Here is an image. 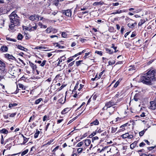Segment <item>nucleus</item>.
<instances>
[{"label":"nucleus","mask_w":156,"mask_h":156,"mask_svg":"<svg viewBox=\"0 0 156 156\" xmlns=\"http://www.w3.org/2000/svg\"><path fill=\"white\" fill-rule=\"evenodd\" d=\"M156 70L151 69L142 76L140 81L146 85H152L156 81Z\"/></svg>","instance_id":"nucleus-1"},{"label":"nucleus","mask_w":156,"mask_h":156,"mask_svg":"<svg viewBox=\"0 0 156 156\" xmlns=\"http://www.w3.org/2000/svg\"><path fill=\"white\" fill-rule=\"evenodd\" d=\"M11 23L9 25V29L12 31L16 30V27L20 25L19 17L14 12H13L9 16Z\"/></svg>","instance_id":"nucleus-2"},{"label":"nucleus","mask_w":156,"mask_h":156,"mask_svg":"<svg viewBox=\"0 0 156 156\" xmlns=\"http://www.w3.org/2000/svg\"><path fill=\"white\" fill-rule=\"evenodd\" d=\"M119 101V100H117L116 102H115L113 100H112L106 103L105 106L107 108H110L113 105H117V103Z\"/></svg>","instance_id":"nucleus-3"},{"label":"nucleus","mask_w":156,"mask_h":156,"mask_svg":"<svg viewBox=\"0 0 156 156\" xmlns=\"http://www.w3.org/2000/svg\"><path fill=\"white\" fill-rule=\"evenodd\" d=\"M62 12L63 14L67 16L70 17L72 15V11L70 9H67L66 10H62Z\"/></svg>","instance_id":"nucleus-4"},{"label":"nucleus","mask_w":156,"mask_h":156,"mask_svg":"<svg viewBox=\"0 0 156 156\" xmlns=\"http://www.w3.org/2000/svg\"><path fill=\"white\" fill-rule=\"evenodd\" d=\"M150 103L151 105L150 108L153 110L155 109H156V98H155L153 101H151Z\"/></svg>","instance_id":"nucleus-5"},{"label":"nucleus","mask_w":156,"mask_h":156,"mask_svg":"<svg viewBox=\"0 0 156 156\" xmlns=\"http://www.w3.org/2000/svg\"><path fill=\"white\" fill-rule=\"evenodd\" d=\"M128 19H129V20L133 21V22H134V23H131L130 22H129L128 24V26L130 28H133L134 27L136 26L137 23L136 22H135L134 20L131 19H130L129 18Z\"/></svg>","instance_id":"nucleus-6"},{"label":"nucleus","mask_w":156,"mask_h":156,"mask_svg":"<svg viewBox=\"0 0 156 156\" xmlns=\"http://www.w3.org/2000/svg\"><path fill=\"white\" fill-rule=\"evenodd\" d=\"M5 19L3 17L0 16V28L4 26Z\"/></svg>","instance_id":"nucleus-7"},{"label":"nucleus","mask_w":156,"mask_h":156,"mask_svg":"<svg viewBox=\"0 0 156 156\" xmlns=\"http://www.w3.org/2000/svg\"><path fill=\"white\" fill-rule=\"evenodd\" d=\"M5 58L9 59H11L15 60L16 59L12 55H10L9 54H6L5 55Z\"/></svg>","instance_id":"nucleus-8"},{"label":"nucleus","mask_w":156,"mask_h":156,"mask_svg":"<svg viewBox=\"0 0 156 156\" xmlns=\"http://www.w3.org/2000/svg\"><path fill=\"white\" fill-rule=\"evenodd\" d=\"M8 48L5 45L2 46L0 48V50L2 52H6L8 51Z\"/></svg>","instance_id":"nucleus-9"},{"label":"nucleus","mask_w":156,"mask_h":156,"mask_svg":"<svg viewBox=\"0 0 156 156\" xmlns=\"http://www.w3.org/2000/svg\"><path fill=\"white\" fill-rule=\"evenodd\" d=\"M16 46L18 49H20L21 50L23 51H27L28 50V49L24 48V47L21 46V45L16 44Z\"/></svg>","instance_id":"nucleus-10"},{"label":"nucleus","mask_w":156,"mask_h":156,"mask_svg":"<svg viewBox=\"0 0 156 156\" xmlns=\"http://www.w3.org/2000/svg\"><path fill=\"white\" fill-rule=\"evenodd\" d=\"M39 16L38 15H31L29 18V19L30 20H34L36 19V18H38V19H39Z\"/></svg>","instance_id":"nucleus-11"},{"label":"nucleus","mask_w":156,"mask_h":156,"mask_svg":"<svg viewBox=\"0 0 156 156\" xmlns=\"http://www.w3.org/2000/svg\"><path fill=\"white\" fill-rule=\"evenodd\" d=\"M30 27H31L33 29L32 30H33L34 31L36 30L37 29V26L35 23H34L32 24H30Z\"/></svg>","instance_id":"nucleus-12"},{"label":"nucleus","mask_w":156,"mask_h":156,"mask_svg":"<svg viewBox=\"0 0 156 156\" xmlns=\"http://www.w3.org/2000/svg\"><path fill=\"white\" fill-rule=\"evenodd\" d=\"M5 67V64L0 60V70L4 69Z\"/></svg>","instance_id":"nucleus-13"},{"label":"nucleus","mask_w":156,"mask_h":156,"mask_svg":"<svg viewBox=\"0 0 156 156\" xmlns=\"http://www.w3.org/2000/svg\"><path fill=\"white\" fill-rule=\"evenodd\" d=\"M99 124V122L97 119H95V120L93 122H91L90 123L91 126H93V125H98Z\"/></svg>","instance_id":"nucleus-14"},{"label":"nucleus","mask_w":156,"mask_h":156,"mask_svg":"<svg viewBox=\"0 0 156 156\" xmlns=\"http://www.w3.org/2000/svg\"><path fill=\"white\" fill-rule=\"evenodd\" d=\"M137 141H135L133 143H132L130 145V148L132 149H133L137 145Z\"/></svg>","instance_id":"nucleus-15"},{"label":"nucleus","mask_w":156,"mask_h":156,"mask_svg":"<svg viewBox=\"0 0 156 156\" xmlns=\"http://www.w3.org/2000/svg\"><path fill=\"white\" fill-rule=\"evenodd\" d=\"M129 67V68L128 70L129 71H132L133 72H134L135 71L136 69V68L134 66H130Z\"/></svg>","instance_id":"nucleus-16"},{"label":"nucleus","mask_w":156,"mask_h":156,"mask_svg":"<svg viewBox=\"0 0 156 156\" xmlns=\"http://www.w3.org/2000/svg\"><path fill=\"white\" fill-rule=\"evenodd\" d=\"M104 2H103L100 1L99 2H95L93 4V5L94 6H98L103 5Z\"/></svg>","instance_id":"nucleus-17"},{"label":"nucleus","mask_w":156,"mask_h":156,"mask_svg":"<svg viewBox=\"0 0 156 156\" xmlns=\"http://www.w3.org/2000/svg\"><path fill=\"white\" fill-rule=\"evenodd\" d=\"M139 94H136L134 96L133 99L136 101H138L139 98Z\"/></svg>","instance_id":"nucleus-18"},{"label":"nucleus","mask_w":156,"mask_h":156,"mask_svg":"<svg viewBox=\"0 0 156 156\" xmlns=\"http://www.w3.org/2000/svg\"><path fill=\"white\" fill-rule=\"evenodd\" d=\"M84 141L85 145H86V146H88L90 144L91 141L89 139L86 140H84Z\"/></svg>","instance_id":"nucleus-19"},{"label":"nucleus","mask_w":156,"mask_h":156,"mask_svg":"<svg viewBox=\"0 0 156 156\" xmlns=\"http://www.w3.org/2000/svg\"><path fill=\"white\" fill-rule=\"evenodd\" d=\"M29 64L31 67L34 70H35L37 68V66L35 65H34L33 63L29 62Z\"/></svg>","instance_id":"nucleus-20"},{"label":"nucleus","mask_w":156,"mask_h":156,"mask_svg":"<svg viewBox=\"0 0 156 156\" xmlns=\"http://www.w3.org/2000/svg\"><path fill=\"white\" fill-rule=\"evenodd\" d=\"M69 108H66L64 109L61 112V114H65L67 113L69 111Z\"/></svg>","instance_id":"nucleus-21"},{"label":"nucleus","mask_w":156,"mask_h":156,"mask_svg":"<svg viewBox=\"0 0 156 156\" xmlns=\"http://www.w3.org/2000/svg\"><path fill=\"white\" fill-rule=\"evenodd\" d=\"M53 31V29L51 27H50L47 28L46 31L47 33H50Z\"/></svg>","instance_id":"nucleus-22"},{"label":"nucleus","mask_w":156,"mask_h":156,"mask_svg":"<svg viewBox=\"0 0 156 156\" xmlns=\"http://www.w3.org/2000/svg\"><path fill=\"white\" fill-rule=\"evenodd\" d=\"M0 133H2L6 134L8 133V131L7 129H3L0 130Z\"/></svg>","instance_id":"nucleus-23"},{"label":"nucleus","mask_w":156,"mask_h":156,"mask_svg":"<svg viewBox=\"0 0 156 156\" xmlns=\"http://www.w3.org/2000/svg\"><path fill=\"white\" fill-rule=\"evenodd\" d=\"M60 2H61L60 0H54L53 4L55 6H58V5L59 3Z\"/></svg>","instance_id":"nucleus-24"},{"label":"nucleus","mask_w":156,"mask_h":156,"mask_svg":"<svg viewBox=\"0 0 156 156\" xmlns=\"http://www.w3.org/2000/svg\"><path fill=\"white\" fill-rule=\"evenodd\" d=\"M129 133H126L122 135V137L123 139L126 138H128V136H129Z\"/></svg>","instance_id":"nucleus-25"},{"label":"nucleus","mask_w":156,"mask_h":156,"mask_svg":"<svg viewBox=\"0 0 156 156\" xmlns=\"http://www.w3.org/2000/svg\"><path fill=\"white\" fill-rule=\"evenodd\" d=\"M42 100V98H40L35 101L34 104L36 105L38 104H39Z\"/></svg>","instance_id":"nucleus-26"},{"label":"nucleus","mask_w":156,"mask_h":156,"mask_svg":"<svg viewBox=\"0 0 156 156\" xmlns=\"http://www.w3.org/2000/svg\"><path fill=\"white\" fill-rule=\"evenodd\" d=\"M147 130V129H144V130L141 131V132H140L139 133V135L140 136H142L144 134V133L145 132V131Z\"/></svg>","instance_id":"nucleus-27"},{"label":"nucleus","mask_w":156,"mask_h":156,"mask_svg":"<svg viewBox=\"0 0 156 156\" xmlns=\"http://www.w3.org/2000/svg\"><path fill=\"white\" fill-rule=\"evenodd\" d=\"M55 44H56V47H58L59 48H65L64 46L60 45L58 43H55L54 45Z\"/></svg>","instance_id":"nucleus-28"},{"label":"nucleus","mask_w":156,"mask_h":156,"mask_svg":"<svg viewBox=\"0 0 156 156\" xmlns=\"http://www.w3.org/2000/svg\"><path fill=\"white\" fill-rule=\"evenodd\" d=\"M40 133V131L38 130H37V131L34 135V138H37L38 137V135Z\"/></svg>","instance_id":"nucleus-29"},{"label":"nucleus","mask_w":156,"mask_h":156,"mask_svg":"<svg viewBox=\"0 0 156 156\" xmlns=\"http://www.w3.org/2000/svg\"><path fill=\"white\" fill-rule=\"evenodd\" d=\"M38 25L40 26L41 28H46L47 27L46 25H43L40 22H39L38 23Z\"/></svg>","instance_id":"nucleus-30"},{"label":"nucleus","mask_w":156,"mask_h":156,"mask_svg":"<svg viewBox=\"0 0 156 156\" xmlns=\"http://www.w3.org/2000/svg\"><path fill=\"white\" fill-rule=\"evenodd\" d=\"M140 21L141 22H139L138 23V25L139 26H141L145 22V20L144 19H141Z\"/></svg>","instance_id":"nucleus-31"},{"label":"nucleus","mask_w":156,"mask_h":156,"mask_svg":"<svg viewBox=\"0 0 156 156\" xmlns=\"http://www.w3.org/2000/svg\"><path fill=\"white\" fill-rule=\"evenodd\" d=\"M17 104L16 103L9 104V108H11L14 106H17Z\"/></svg>","instance_id":"nucleus-32"},{"label":"nucleus","mask_w":156,"mask_h":156,"mask_svg":"<svg viewBox=\"0 0 156 156\" xmlns=\"http://www.w3.org/2000/svg\"><path fill=\"white\" fill-rule=\"evenodd\" d=\"M23 38V36L22 34H19L17 36V39L19 40H21Z\"/></svg>","instance_id":"nucleus-33"},{"label":"nucleus","mask_w":156,"mask_h":156,"mask_svg":"<svg viewBox=\"0 0 156 156\" xmlns=\"http://www.w3.org/2000/svg\"><path fill=\"white\" fill-rule=\"evenodd\" d=\"M117 129V127H112V133H115Z\"/></svg>","instance_id":"nucleus-34"},{"label":"nucleus","mask_w":156,"mask_h":156,"mask_svg":"<svg viewBox=\"0 0 156 156\" xmlns=\"http://www.w3.org/2000/svg\"><path fill=\"white\" fill-rule=\"evenodd\" d=\"M122 11L121 10H116L114 12H113L112 14H119L122 12Z\"/></svg>","instance_id":"nucleus-35"},{"label":"nucleus","mask_w":156,"mask_h":156,"mask_svg":"<svg viewBox=\"0 0 156 156\" xmlns=\"http://www.w3.org/2000/svg\"><path fill=\"white\" fill-rule=\"evenodd\" d=\"M28 151V150L27 149L26 150H25L23 151L21 153V155L23 156L26 154L27 153V152Z\"/></svg>","instance_id":"nucleus-36"},{"label":"nucleus","mask_w":156,"mask_h":156,"mask_svg":"<svg viewBox=\"0 0 156 156\" xmlns=\"http://www.w3.org/2000/svg\"><path fill=\"white\" fill-rule=\"evenodd\" d=\"M111 48H113L114 50H115L114 52H116L118 51V50H116V49L117 48V47H115V44H112V45Z\"/></svg>","instance_id":"nucleus-37"},{"label":"nucleus","mask_w":156,"mask_h":156,"mask_svg":"<svg viewBox=\"0 0 156 156\" xmlns=\"http://www.w3.org/2000/svg\"><path fill=\"white\" fill-rule=\"evenodd\" d=\"M124 44L126 48H129L131 46V45L130 44H129L127 42H125L124 43Z\"/></svg>","instance_id":"nucleus-38"},{"label":"nucleus","mask_w":156,"mask_h":156,"mask_svg":"<svg viewBox=\"0 0 156 156\" xmlns=\"http://www.w3.org/2000/svg\"><path fill=\"white\" fill-rule=\"evenodd\" d=\"M17 113L16 112H14L13 113H12L11 114L9 113V117L11 118H12L14 117L16 114Z\"/></svg>","instance_id":"nucleus-39"},{"label":"nucleus","mask_w":156,"mask_h":156,"mask_svg":"<svg viewBox=\"0 0 156 156\" xmlns=\"http://www.w3.org/2000/svg\"><path fill=\"white\" fill-rule=\"evenodd\" d=\"M83 144V142L82 141L76 145V147H80Z\"/></svg>","instance_id":"nucleus-40"},{"label":"nucleus","mask_w":156,"mask_h":156,"mask_svg":"<svg viewBox=\"0 0 156 156\" xmlns=\"http://www.w3.org/2000/svg\"><path fill=\"white\" fill-rule=\"evenodd\" d=\"M82 61V60H79L78 61H76V66H80L81 64V62Z\"/></svg>","instance_id":"nucleus-41"},{"label":"nucleus","mask_w":156,"mask_h":156,"mask_svg":"<svg viewBox=\"0 0 156 156\" xmlns=\"http://www.w3.org/2000/svg\"><path fill=\"white\" fill-rule=\"evenodd\" d=\"M67 34L66 32H62V37L65 38L67 37Z\"/></svg>","instance_id":"nucleus-42"},{"label":"nucleus","mask_w":156,"mask_h":156,"mask_svg":"<svg viewBox=\"0 0 156 156\" xmlns=\"http://www.w3.org/2000/svg\"><path fill=\"white\" fill-rule=\"evenodd\" d=\"M46 62H47V61L46 60H43V61L42 62L40 66L42 67L44 66L46 64Z\"/></svg>","instance_id":"nucleus-43"},{"label":"nucleus","mask_w":156,"mask_h":156,"mask_svg":"<svg viewBox=\"0 0 156 156\" xmlns=\"http://www.w3.org/2000/svg\"><path fill=\"white\" fill-rule=\"evenodd\" d=\"M95 53H97L101 56H102V51H96L95 52Z\"/></svg>","instance_id":"nucleus-44"},{"label":"nucleus","mask_w":156,"mask_h":156,"mask_svg":"<svg viewBox=\"0 0 156 156\" xmlns=\"http://www.w3.org/2000/svg\"><path fill=\"white\" fill-rule=\"evenodd\" d=\"M96 134V132H93L89 136V137L90 138H91L92 137H93Z\"/></svg>","instance_id":"nucleus-45"},{"label":"nucleus","mask_w":156,"mask_h":156,"mask_svg":"<svg viewBox=\"0 0 156 156\" xmlns=\"http://www.w3.org/2000/svg\"><path fill=\"white\" fill-rule=\"evenodd\" d=\"M99 139L98 136H96L93 137L92 139V141L93 142L95 140H98Z\"/></svg>","instance_id":"nucleus-46"},{"label":"nucleus","mask_w":156,"mask_h":156,"mask_svg":"<svg viewBox=\"0 0 156 156\" xmlns=\"http://www.w3.org/2000/svg\"><path fill=\"white\" fill-rule=\"evenodd\" d=\"M28 139L25 137H24L23 144H25L28 141Z\"/></svg>","instance_id":"nucleus-47"},{"label":"nucleus","mask_w":156,"mask_h":156,"mask_svg":"<svg viewBox=\"0 0 156 156\" xmlns=\"http://www.w3.org/2000/svg\"><path fill=\"white\" fill-rule=\"evenodd\" d=\"M53 141V140H51L49 141H48L47 143L44 145H50L51 143Z\"/></svg>","instance_id":"nucleus-48"},{"label":"nucleus","mask_w":156,"mask_h":156,"mask_svg":"<svg viewBox=\"0 0 156 156\" xmlns=\"http://www.w3.org/2000/svg\"><path fill=\"white\" fill-rule=\"evenodd\" d=\"M75 61H73L71 63H69L68 65V67H71L74 64Z\"/></svg>","instance_id":"nucleus-49"},{"label":"nucleus","mask_w":156,"mask_h":156,"mask_svg":"<svg viewBox=\"0 0 156 156\" xmlns=\"http://www.w3.org/2000/svg\"><path fill=\"white\" fill-rule=\"evenodd\" d=\"M106 51L108 53L110 54H112L113 53V51L107 48Z\"/></svg>","instance_id":"nucleus-50"},{"label":"nucleus","mask_w":156,"mask_h":156,"mask_svg":"<svg viewBox=\"0 0 156 156\" xmlns=\"http://www.w3.org/2000/svg\"><path fill=\"white\" fill-rule=\"evenodd\" d=\"M83 149L82 148H79L77 150V151L78 153H80L81 152L83 151Z\"/></svg>","instance_id":"nucleus-51"},{"label":"nucleus","mask_w":156,"mask_h":156,"mask_svg":"<svg viewBox=\"0 0 156 156\" xmlns=\"http://www.w3.org/2000/svg\"><path fill=\"white\" fill-rule=\"evenodd\" d=\"M73 59L72 57H70V58H68V59L67 60V63H69L73 61Z\"/></svg>","instance_id":"nucleus-52"},{"label":"nucleus","mask_w":156,"mask_h":156,"mask_svg":"<svg viewBox=\"0 0 156 156\" xmlns=\"http://www.w3.org/2000/svg\"><path fill=\"white\" fill-rule=\"evenodd\" d=\"M145 145V144L144 142H142L139 144V146L140 147H143Z\"/></svg>","instance_id":"nucleus-53"},{"label":"nucleus","mask_w":156,"mask_h":156,"mask_svg":"<svg viewBox=\"0 0 156 156\" xmlns=\"http://www.w3.org/2000/svg\"><path fill=\"white\" fill-rule=\"evenodd\" d=\"M26 29L30 31H34L33 30H32L33 29L32 28V27H30V25L29 26V27H27V28Z\"/></svg>","instance_id":"nucleus-54"},{"label":"nucleus","mask_w":156,"mask_h":156,"mask_svg":"<svg viewBox=\"0 0 156 156\" xmlns=\"http://www.w3.org/2000/svg\"><path fill=\"white\" fill-rule=\"evenodd\" d=\"M59 147V146H57L52 151L53 152H55L57 150Z\"/></svg>","instance_id":"nucleus-55"},{"label":"nucleus","mask_w":156,"mask_h":156,"mask_svg":"<svg viewBox=\"0 0 156 156\" xmlns=\"http://www.w3.org/2000/svg\"><path fill=\"white\" fill-rule=\"evenodd\" d=\"M119 82L118 81H117L114 85V87L116 88L118 87V85H119Z\"/></svg>","instance_id":"nucleus-56"},{"label":"nucleus","mask_w":156,"mask_h":156,"mask_svg":"<svg viewBox=\"0 0 156 156\" xmlns=\"http://www.w3.org/2000/svg\"><path fill=\"white\" fill-rule=\"evenodd\" d=\"M19 85L20 88H22V89H23L24 88V86L21 84H19Z\"/></svg>","instance_id":"nucleus-57"},{"label":"nucleus","mask_w":156,"mask_h":156,"mask_svg":"<svg viewBox=\"0 0 156 156\" xmlns=\"http://www.w3.org/2000/svg\"><path fill=\"white\" fill-rule=\"evenodd\" d=\"M35 48L36 49H44L45 48L44 47H42V46H37V47H36Z\"/></svg>","instance_id":"nucleus-58"},{"label":"nucleus","mask_w":156,"mask_h":156,"mask_svg":"<svg viewBox=\"0 0 156 156\" xmlns=\"http://www.w3.org/2000/svg\"><path fill=\"white\" fill-rule=\"evenodd\" d=\"M155 147H148L147 149L149 151H151Z\"/></svg>","instance_id":"nucleus-59"},{"label":"nucleus","mask_w":156,"mask_h":156,"mask_svg":"<svg viewBox=\"0 0 156 156\" xmlns=\"http://www.w3.org/2000/svg\"><path fill=\"white\" fill-rule=\"evenodd\" d=\"M60 58L63 61H64L65 60L66 58V57L64 56V55L61 57Z\"/></svg>","instance_id":"nucleus-60"},{"label":"nucleus","mask_w":156,"mask_h":156,"mask_svg":"<svg viewBox=\"0 0 156 156\" xmlns=\"http://www.w3.org/2000/svg\"><path fill=\"white\" fill-rule=\"evenodd\" d=\"M124 30V29L123 26L121 28V32L122 34L123 33V31Z\"/></svg>","instance_id":"nucleus-61"},{"label":"nucleus","mask_w":156,"mask_h":156,"mask_svg":"<svg viewBox=\"0 0 156 156\" xmlns=\"http://www.w3.org/2000/svg\"><path fill=\"white\" fill-rule=\"evenodd\" d=\"M35 126L36 124L34 122L32 123V125L30 126V127H31V128L32 129Z\"/></svg>","instance_id":"nucleus-62"},{"label":"nucleus","mask_w":156,"mask_h":156,"mask_svg":"<svg viewBox=\"0 0 156 156\" xmlns=\"http://www.w3.org/2000/svg\"><path fill=\"white\" fill-rule=\"evenodd\" d=\"M48 118V116L47 115H45L44 116L43 118V121H44L46 120V119Z\"/></svg>","instance_id":"nucleus-63"},{"label":"nucleus","mask_w":156,"mask_h":156,"mask_svg":"<svg viewBox=\"0 0 156 156\" xmlns=\"http://www.w3.org/2000/svg\"><path fill=\"white\" fill-rule=\"evenodd\" d=\"M119 3L118 2H116L115 3H112V5L113 6H117L119 5Z\"/></svg>","instance_id":"nucleus-64"}]
</instances>
